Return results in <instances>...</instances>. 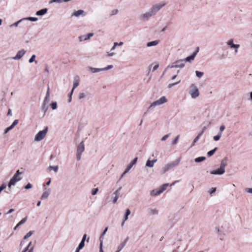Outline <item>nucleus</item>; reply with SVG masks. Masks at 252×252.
<instances>
[{"label": "nucleus", "mask_w": 252, "mask_h": 252, "mask_svg": "<svg viewBox=\"0 0 252 252\" xmlns=\"http://www.w3.org/2000/svg\"><path fill=\"white\" fill-rule=\"evenodd\" d=\"M165 5L166 3L163 1L154 4L148 11L140 15L139 19L142 21L148 20L151 17L156 15L157 13Z\"/></svg>", "instance_id": "1"}, {"label": "nucleus", "mask_w": 252, "mask_h": 252, "mask_svg": "<svg viewBox=\"0 0 252 252\" xmlns=\"http://www.w3.org/2000/svg\"><path fill=\"white\" fill-rule=\"evenodd\" d=\"M189 93L191 97L193 99L197 98L199 95V92L197 86L191 84L189 88Z\"/></svg>", "instance_id": "2"}, {"label": "nucleus", "mask_w": 252, "mask_h": 252, "mask_svg": "<svg viewBox=\"0 0 252 252\" xmlns=\"http://www.w3.org/2000/svg\"><path fill=\"white\" fill-rule=\"evenodd\" d=\"M180 161V159L179 158L175 161H171L165 165L164 166H163L162 168V173L164 174L169 170L177 166L179 164Z\"/></svg>", "instance_id": "3"}, {"label": "nucleus", "mask_w": 252, "mask_h": 252, "mask_svg": "<svg viewBox=\"0 0 252 252\" xmlns=\"http://www.w3.org/2000/svg\"><path fill=\"white\" fill-rule=\"evenodd\" d=\"M167 102V99L165 96H163L158 100L153 102L149 106V109L154 108L157 106L160 105Z\"/></svg>", "instance_id": "4"}, {"label": "nucleus", "mask_w": 252, "mask_h": 252, "mask_svg": "<svg viewBox=\"0 0 252 252\" xmlns=\"http://www.w3.org/2000/svg\"><path fill=\"white\" fill-rule=\"evenodd\" d=\"M85 145L84 141L81 142L77 146L76 152V158L78 161L80 160L81 158L82 153L84 151Z\"/></svg>", "instance_id": "5"}, {"label": "nucleus", "mask_w": 252, "mask_h": 252, "mask_svg": "<svg viewBox=\"0 0 252 252\" xmlns=\"http://www.w3.org/2000/svg\"><path fill=\"white\" fill-rule=\"evenodd\" d=\"M48 131V127L46 126L44 129L39 131L35 135L34 141H40L42 140L46 136Z\"/></svg>", "instance_id": "6"}, {"label": "nucleus", "mask_w": 252, "mask_h": 252, "mask_svg": "<svg viewBox=\"0 0 252 252\" xmlns=\"http://www.w3.org/2000/svg\"><path fill=\"white\" fill-rule=\"evenodd\" d=\"M184 60H179L174 63H173V64L171 66L168 65L166 69H167L169 67L170 68H183L185 66V64L184 63Z\"/></svg>", "instance_id": "7"}, {"label": "nucleus", "mask_w": 252, "mask_h": 252, "mask_svg": "<svg viewBox=\"0 0 252 252\" xmlns=\"http://www.w3.org/2000/svg\"><path fill=\"white\" fill-rule=\"evenodd\" d=\"M21 179L22 178L20 176L14 175L8 184V188H10L12 186L15 185L16 183L20 181Z\"/></svg>", "instance_id": "8"}, {"label": "nucleus", "mask_w": 252, "mask_h": 252, "mask_svg": "<svg viewBox=\"0 0 252 252\" xmlns=\"http://www.w3.org/2000/svg\"><path fill=\"white\" fill-rule=\"evenodd\" d=\"M138 158H134L133 160L128 165L126 168L125 170V171L123 172V173L122 174L121 178H123V176L126 174L132 167V166L136 163L137 161Z\"/></svg>", "instance_id": "9"}, {"label": "nucleus", "mask_w": 252, "mask_h": 252, "mask_svg": "<svg viewBox=\"0 0 252 252\" xmlns=\"http://www.w3.org/2000/svg\"><path fill=\"white\" fill-rule=\"evenodd\" d=\"M227 44L230 46L231 48H234V54L236 55L238 53V49L240 47V45L235 44L233 43V40L232 39H229L227 42Z\"/></svg>", "instance_id": "10"}, {"label": "nucleus", "mask_w": 252, "mask_h": 252, "mask_svg": "<svg viewBox=\"0 0 252 252\" xmlns=\"http://www.w3.org/2000/svg\"><path fill=\"white\" fill-rule=\"evenodd\" d=\"M51 191V189L49 188H48L45 187V185L43 186V192L41 195V199H45L47 198L50 195Z\"/></svg>", "instance_id": "11"}, {"label": "nucleus", "mask_w": 252, "mask_h": 252, "mask_svg": "<svg viewBox=\"0 0 252 252\" xmlns=\"http://www.w3.org/2000/svg\"><path fill=\"white\" fill-rule=\"evenodd\" d=\"M199 51V47H196L195 50L194 52L189 56L187 57L185 59H184L185 62H191L192 61H193L195 56H196L197 53Z\"/></svg>", "instance_id": "12"}, {"label": "nucleus", "mask_w": 252, "mask_h": 252, "mask_svg": "<svg viewBox=\"0 0 252 252\" xmlns=\"http://www.w3.org/2000/svg\"><path fill=\"white\" fill-rule=\"evenodd\" d=\"M26 51L24 49L19 51L15 56L12 58L13 60H17L20 59L26 53Z\"/></svg>", "instance_id": "13"}, {"label": "nucleus", "mask_w": 252, "mask_h": 252, "mask_svg": "<svg viewBox=\"0 0 252 252\" xmlns=\"http://www.w3.org/2000/svg\"><path fill=\"white\" fill-rule=\"evenodd\" d=\"M128 239V237H127L123 242L120 243V244L117 247V250L116 251V252H120L124 248Z\"/></svg>", "instance_id": "14"}, {"label": "nucleus", "mask_w": 252, "mask_h": 252, "mask_svg": "<svg viewBox=\"0 0 252 252\" xmlns=\"http://www.w3.org/2000/svg\"><path fill=\"white\" fill-rule=\"evenodd\" d=\"M225 173V169L219 167L218 169L212 170L210 172L211 174L214 175H222Z\"/></svg>", "instance_id": "15"}, {"label": "nucleus", "mask_w": 252, "mask_h": 252, "mask_svg": "<svg viewBox=\"0 0 252 252\" xmlns=\"http://www.w3.org/2000/svg\"><path fill=\"white\" fill-rule=\"evenodd\" d=\"M122 189V187H120L118 189H117L114 192V194L115 195V196L114 197L113 199V202L114 203H116V202L117 201V200L119 197V195H120V190H121Z\"/></svg>", "instance_id": "16"}, {"label": "nucleus", "mask_w": 252, "mask_h": 252, "mask_svg": "<svg viewBox=\"0 0 252 252\" xmlns=\"http://www.w3.org/2000/svg\"><path fill=\"white\" fill-rule=\"evenodd\" d=\"M86 15L85 12L83 10H78L77 11H74L71 16H74L76 17H79L80 15L85 16Z\"/></svg>", "instance_id": "17"}, {"label": "nucleus", "mask_w": 252, "mask_h": 252, "mask_svg": "<svg viewBox=\"0 0 252 252\" xmlns=\"http://www.w3.org/2000/svg\"><path fill=\"white\" fill-rule=\"evenodd\" d=\"M150 215H157L158 214V210L156 208H150L148 210Z\"/></svg>", "instance_id": "18"}, {"label": "nucleus", "mask_w": 252, "mask_h": 252, "mask_svg": "<svg viewBox=\"0 0 252 252\" xmlns=\"http://www.w3.org/2000/svg\"><path fill=\"white\" fill-rule=\"evenodd\" d=\"M157 161V159H153L152 160L149 159L147 160L146 163V166L149 167H153L154 165V163Z\"/></svg>", "instance_id": "19"}, {"label": "nucleus", "mask_w": 252, "mask_h": 252, "mask_svg": "<svg viewBox=\"0 0 252 252\" xmlns=\"http://www.w3.org/2000/svg\"><path fill=\"white\" fill-rule=\"evenodd\" d=\"M47 11H48V9L46 8H43V9H40V10L37 11L36 12L35 14L37 16H42V15H44V14H45L47 12Z\"/></svg>", "instance_id": "20"}, {"label": "nucleus", "mask_w": 252, "mask_h": 252, "mask_svg": "<svg viewBox=\"0 0 252 252\" xmlns=\"http://www.w3.org/2000/svg\"><path fill=\"white\" fill-rule=\"evenodd\" d=\"M227 158L226 157L224 158L221 161L220 164V168L225 169V167L227 166Z\"/></svg>", "instance_id": "21"}, {"label": "nucleus", "mask_w": 252, "mask_h": 252, "mask_svg": "<svg viewBox=\"0 0 252 252\" xmlns=\"http://www.w3.org/2000/svg\"><path fill=\"white\" fill-rule=\"evenodd\" d=\"M161 193V191H160L159 189H153L150 192L151 195L153 196L158 195Z\"/></svg>", "instance_id": "22"}, {"label": "nucleus", "mask_w": 252, "mask_h": 252, "mask_svg": "<svg viewBox=\"0 0 252 252\" xmlns=\"http://www.w3.org/2000/svg\"><path fill=\"white\" fill-rule=\"evenodd\" d=\"M159 42V40H156L152 41H150L147 43V46L148 47L154 46L157 45Z\"/></svg>", "instance_id": "23"}, {"label": "nucleus", "mask_w": 252, "mask_h": 252, "mask_svg": "<svg viewBox=\"0 0 252 252\" xmlns=\"http://www.w3.org/2000/svg\"><path fill=\"white\" fill-rule=\"evenodd\" d=\"M89 71L92 73H97L102 71V68H94L93 67H90L89 68Z\"/></svg>", "instance_id": "24"}, {"label": "nucleus", "mask_w": 252, "mask_h": 252, "mask_svg": "<svg viewBox=\"0 0 252 252\" xmlns=\"http://www.w3.org/2000/svg\"><path fill=\"white\" fill-rule=\"evenodd\" d=\"M130 210L129 209H126L123 221L122 223V226L124 225L125 221H126L128 219V216L130 215Z\"/></svg>", "instance_id": "25"}, {"label": "nucleus", "mask_w": 252, "mask_h": 252, "mask_svg": "<svg viewBox=\"0 0 252 252\" xmlns=\"http://www.w3.org/2000/svg\"><path fill=\"white\" fill-rule=\"evenodd\" d=\"M49 97H50V89H49V87H48L47 91V93L46 94V96L44 98L43 102L48 103L49 102Z\"/></svg>", "instance_id": "26"}, {"label": "nucleus", "mask_w": 252, "mask_h": 252, "mask_svg": "<svg viewBox=\"0 0 252 252\" xmlns=\"http://www.w3.org/2000/svg\"><path fill=\"white\" fill-rule=\"evenodd\" d=\"M23 19L24 21H26L28 20H29L31 21H36L38 19L37 18H36V17H32L24 18Z\"/></svg>", "instance_id": "27"}, {"label": "nucleus", "mask_w": 252, "mask_h": 252, "mask_svg": "<svg viewBox=\"0 0 252 252\" xmlns=\"http://www.w3.org/2000/svg\"><path fill=\"white\" fill-rule=\"evenodd\" d=\"M169 184L168 183H166V184H164L162 185L160 187V188L159 189L161 193L162 192H163L166 189L167 187L169 186Z\"/></svg>", "instance_id": "28"}, {"label": "nucleus", "mask_w": 252, "mask_h": 252, "mask_svg": "<svg viewBox=\"0 0 252 252\" xmlns=\"http://www.w3.org/2000/svg\"><path fill=\"white\" fill-rule=\"evenodd\" d=\"M79 85V83H78V80H74V82H73V88L70 92V94H72V93H73V90L75 88H76Z\"/></svg>", "instance_id": "29"}, {"label": "nucleus", "mask_w": 252, "mask_h": 252, "mask_svg": "<svg viewBox=\"0 0 252 252\" xmlns=\"http://www.w3.org/2000/svg\"><path fill=\"white\" fill-rule=\"evenodd\" d=\"M201 137V134H198L197 136L194 138L193 141H192L190 147H192L194 146L195 143L199 140V139Z\"/></svg>", "instance_id": "30"}, {"label": "nucleus", "mask_w": 252, "mask_h": 252, "mask_svg": "<svg viewBox=\"0 0 252 252\" xmlns=\"http://www.w3.org/2000/svg\"><path fill=\"white\" fill-rule=\"evenodd\" d=\"M217 148L216 147L214 149L208 152L207 156L209 157L212 156L214 154L215 152L217 151Z\"/></svg>", "instance_id": "31"}, {"label": "nucleus", "mask_w": 252, "mask_h": 252, "mask_svg": "<svg viewBox=\"0 0 252 252\" xmlns=\"http://www.w3.org/2000/svg\"><path fill=\"white\" fill-rule=\"evenodd\" d=\"M205 159H206V158L205 157H198V158H196L194 159V161L196 162H200L203 161Z\"/></svg>", "instance_id": "32"}, {"label": "nucleus", "mask_w": 252, "mask_h": 252, "mask_svg": "<svg viewBox=\"0 0 252 252\" xmlns=\"http://www.w3.org/2000/svg\"><path fill=\"white\" fill-rule=\"evenodd\" d=\"M28 217L26 216L20 220L17 224V227H19L20 225L24 224L27 220Z\"/></svg>", "instance_id": "33"}, {"label": "nucleus", "mask_w": 252, "mask_h": 252, "mask_svg": "<svg viewBox=\"0 0 252 252\" xmlns=\"http://www.w3.org/2000/svg\"><path fill=\"white\" fill-rule=\"evenodd\" d=\"M86 96V94L84 92H80L78 94V99H82L84 98Z\"/></svg>", "instance_id": "34"}, {"label": "nucleus", "mask_w": 252, "mask_h": 252, "mask_svg": "<svg viewBox=\"0 0 252 252\" xmlns=\"http://www.w3.org/2000/svg\"><path fill=\"white\" fill-rule=\"evenodd\" d=\"M33 233V231L31 230L28 233L26 234V235L24 237V239L26 240L31 237Z\"/></svg>", "instance_id": "35"}, {"label": "nucleus", "mask_w": 252, "mask_h": 252, "mask_svg": "<svg viewBox=\"0 0 252 252\" xmlns=\"http://www.w3.org/2000/svg\"><path fill=\"white\" fill-rule=\"evenodd\" d=\"M58 166H49V167H48V169L50 171H51L52 170H53L55 172H57L58 170Z\"/></svg>", "instance_id": "36"}, {"label": "nucleus", "mask_w": 252, "mask_h": 252, "mask_svg": "<svg viewBox=\"0 0 252 252\" xmlns=\"http://www.w3.org/2000/svg\"><path fill=\"white\" fill-rule=\"evenodd\" d=\"M36 56L35 55H33L32 56L31 58L30 59V60H29V62L30 63H32V62H33L34 61L35 62V63L36 64L37 63V61H35L34 59L35 58Z\"/></svg>", "instance_id": "37"}, {"label": "nucleus", "mask_w": 252, "mask_h": 252, "mask_svg": "<svg viewBox=\"0 0 252 252\" xmlns=\"http://www.w3.org/2000/svg\"><path fill=\"white\" fill-rule=\"evenodd\" d=\"M23 22H24L23 19H20V20H19L17 22L14 23V24L10 25V27H13V26L17 27V26H18L19 24H20V23Z\"/></svg>", "instance_id": "38"}, {"label": "nucleus", "mask_w": 252, "mask_h": 252, "mask_svg": "<svg viewBox=\"0 0 252 252\" xmlns=\"http://www.w3.org/2000/svg\"><path fill=\"white\" fill-rule=\"evenodd\" d=\"M195 74L197 77H198V78H201L203 76L204 73L203 72L196 71Z\"/></svg>", "instance_id": "39"}, {"label": "nucleus", "mask_w": 252, "mask_h": 252, "mask_svg": "<svg viewBox=\"0 0 252 252\" xmlns=\"http://www.w3.org/2000/svg\"><path fill=\"white\" fill-rule=\"evenodd\" d=\"M221 136V134L219 133L217 135L214 136L213 139L215 141H217L220 140Z\"/></svg>", "instance_id": "40"}, {"label": "nucleus", "mask_w": 252, "mask_h": 252, "mask_svg": "<svg viewBox=\"0 0 252 252\" xmlns=\"http://www.w3.org/2000/svg\"><path fill=\"white\" fill-rule=\"evenodd\" d=\"M51 107H52V109L53 110H55L57 109V103L56 102H53L51 104Z\"/></svg>", "instance_id": "41"}, {"label": "nucleus", "mask_w": 252, "mask_h": 252, "mask_svg": "<svg viewBox=\"0 0 252 252\" xmlns=\"http://www.w3.org/2000/svg\"><path fill=\"white\" fill-rule=\"evenodd\" d=\"M85 35V40L90 39L91 37L94 35L93 32H90L89 34Z\"/></svg>", "instance_id": "42"}, {"label": "nucleus", "mask_w": 252, "mask_h": 252, "mask_svg": "<svg viewBox=\"0 0 252 252\" xmlns=\"http://www.w3.org/2000/svg\"><path fill=\"white\" fill-rule=\"evenodd\" d=\"M6 186L7 185L5 183L1 184V185L0 186V193L4 189L6 188Z\"/></svg>", "instance_id": "43"}, {"label": "nucleus", "mask_w": 252, "mask_h": 252, "mask_svg": "<svg viewBox=\"0 0 252 252\" xmlns=\"http://www.w3.org/2000/svg\"><path fill=\"white\" fill-rule=\"evenodd\" d=\"M180 81H181V80H179L178 81H177L176 82H175L174 83L169 84L168 86V88H172L173 86H175V85H177L178 84H179L180 82Z\"/></svg>", "instance_id": "44"}, {"label": "nucleus", "mask_w": 252, "mask_h": 252, "mask_svg": "<svg viewBox=\"0 0 252 252\" xmlns=\"http://www.w3.org/2000/svg\"><path fill=\"white\" fill-rule=\"evenodd\" d=\"M113 67V66L112 65H108L106 67L102 68V71H106L109 69H112Z\"/></svg>", "instance_id": "45"}, {"label": "nucleus", "mask_w": 252, "mask_h": 252, "mask_svg": "<svg viewBox=\"0 0 252 252\" xmlns=\"http://www.w3.org/2000/svg\"><path fill=\"white\" fill-rule=\"evenodd\" d=\"M85 246V242L84 241H81V242L80 243L78 248L79 249H82Z\"/></svg>", "instance_id": "46"}, {"label": "nucleus", "mask_w": 252, "mask_h": 252, "mask_svg": "<svg viewBox=\"0 0 252 252\" xmlns=\"http://www.w3.org/2000/svg\"><path fill=\"white\" fill-rule=\"evenodd\" d=\"M115 55V53L113 52V51H111V50L109 52H108L107 53V55L109 57H113Z\"/></svg>", "instance_id": "47"}, {"label": "nucleus", "mask_w": 252, "mask_h": 252, "mask_svg": "<svg viewBox=\"0 0 252 252\" xmlns=\"http://www.w3.org/2000/svg\"><path fill=\"white\" fill-rule=\"evenodd\" d=\"M13 128V127L11 125L5 129L4 133L5 134V133H7L9 130H11Z\"/></svg>", "instance_id": "48"}, {"label": "nucleus", "mask_w": 252, "mask_h": 252, "mask_svg": "<svg viewBox=\"0 0 252 252\" xmlns=\"http://www.w3.org/2000/svg\"><path fill=\"white\" fill-rule=\"evenodd\" d=\"M170 136V134H166L164 136H163L161 139V140L162 141H165Z\"/></svg>", "instance_id": "49"}, {"label": "nucleus", "mask_w": 252, "mask_h": 252, "mask_svg": "<svg viewBox=\"0 0 252 252\" xmlns=\"http://www.w3.org/2000/svg\"><path fill=\"white\" fill-rule=\"evenodd\" d=\"M225 126L223 125H222L220 126V131L219 133H220V134H222V131L224 130L225 129Z\"/></svg>", "instance_id": "50"}, {"label": "nucleus", "mask_w": 252, "mask_h": 252, "mask_svg": "<svg viewBox=\"0 0 252 252\" xmlns=\"http://www.w3.org/2000/svg\"><path fill=\"white\" fill-rule=\"evenodd\" d=\"M216 191V188H212L211 189H210L209 191H208V192L212 194V193H214L215 191Z\"/></svg>", "instance_id": "51"}, {"label": "nucleus", "mask_w": 252, "mask_h": 252, "mask_svg": "<svg viewBox=\"0 0 252 252\" xmlns=\"http://www.w3.org/2000/svg\"><path fill=\"white\" fill-rule=\"evenodd\" d=\"M46 103L45 102H43L42 104V109L44 110V112L45 113L47 110H48V107L46 106Z\"/></svg>", "instance_id": "52"}, {"label": "nucleus", "mask_w": 252, "mask_h": 252, "mask_svg": "<svg viewBox=\"0 0 252 252\" xmlns=\"http://www.w3.org/2000/svg\"><path fill=\"white\" fill-rule=\"evenodd\" d=\"M98 189L97 188L93 189L92 190V194L94 195L96 194L98 191Z\"/></svg>", "instance_id": "53"}, {"label": "nucleus", "mask_w": 252, "mask_h": 252, "mask_svg": "<svg viewBox=\"0 0 252 252\" xmlns=\"http://www.w3.org/2000/svg\"><path fill=\"white\" fill-rule=\"evenodd\" d=\"M166 30H171V29L169 27V25H166V26L163 28V29L161 30V32H164Z\"/></svg>", "instance_id": "54"}, {"label": "nucleus", "mask_w": 252, "mask_h": 252, "mask_svg": "<svg viewBox=\"0 0 252 252\" xmlns=\"http://www.w3.org/2000/svg\"><path fill=\"white\" fill-rule=\"evenodd\" d=\"M179 137V135H178L177 137H175V138L172 141V144L175 145L177 143Z\"/></svg>", "instance_id": "55"}, {"label": "nucleus", "mask_w": 252, "mask_h": 252, "mask_svg": "<svg viewBox=\"0 0 252 252\" xmlns=\"http://www.w3.org/2000/svg\"><path fill=\"white\" fill-rule=\"evenodd\" d=\"M118 13V9H114L111 12V15H114L117 14Z\"/></svg>", "instance_id": "56"}, {"label": "nucleus", "mask_w": 252, "mask_h": 252, "mask_svg": "<svg viewBox=\"0 0 252 252\" xmlns=\"http://www.w3.org/2000/svg\"><path fill=\"white\" fill-rule=\"evenodd\" d=\"M32 188V185L31 183H28L25 187V189H28Z\"/></svg>", "instance_id": "57"}, {"label": "nucleus", "mask_w": 252, "mask_h": 252, "mask_svg": "<svg viewBox=\"0 0 252 252\" xmlns=\"http://www.w3.org/2000/svg\"><path fill=\"white\" fill-rule=\"evenodd\" d=\"M79 40L80 41H83L85 40V35H82L79 37Z\"/></svg>", "instance_id": "58"}, {"label": "nucleus", "mask_w": 252, "mask_h": 252, "mask_svg": "<svg viewBox=\"0 0 252 252\" xmlns=\"http://www.w3.org/2000/svg\"><path fill=\"white\" fill-rule=\"evenodd\" d=\"M18 120H15L14 121V122H13V123L11 125V126H13V127L16 125L18 124Z\"/></svg>", "instance_id": "59"}, {"label": "nucleus", "mask_w": 252, "mask_h": 252, "mask_svg": "<svg viewBox=\"0 0 252 252\" xmlns=\"http://www.w3.org/2000/svg\"><path fill=\"white\" fill-rule=\"evenodd\" d=\"M103 239H104V236H102V235H101L99 237L100 245H103Z\"/></svg>", "instance_id": "60"}, {"label": "nucleus", "mask_w": 252, "mask_h": 252, "mask_svg": "<svg viewBox=\"0 0 252 252\" xmlns=\"http://www.w3.org/2000/svg\"><path fill=\"white\" fill-rule=\"evenodd\" d=\"M245 190L248 193H252V188H246Z\"/></svg>", "instance_id": "61"}, {"label": "nucleus", "mask_w": 252, "mask_h": 252, "mask_svg": "<svg viewBox=\"0 0 252 252\" xmlns=\"http://www.w3.org/2000/svg\"><path fill=\"white\" fill-rule=\"evenodd\" d=\"M22 173V172H20L19 170H18L14 175H17V176H19V175H21Z\"/></svg>", "instance_id": "62"}, {"label": "nucleus", "mask_w": 252, "mask_h": 252, "mask_svg": "<svg viewBox=\"0 0 252 252\" xmlns=\"http://www.w3.org/2000/svg\"><path fill=\"white\" fill-rule=\"evenodd\" d=\"M108 230V227H106L105 228V229L103 230V232L102 233V234L101 235H102V236H104L105 233H106L107 231Z\"/></svg>", "instance_id": "63"}, {"label": "nucleus", "mask_w": 252, "mask_h": 252, "mask_svg": "<svg viewBox=\"0 0 252 252\" xmlns=\"http://www.w3.org/2000/svg\"><path fill=\"white\" fill-rule=\"evenodd\" d=\"M206 127L204 126L203 127V128H202L201 131L198 134H201V136H202V135L203 134V133H204L205 130L206 129Z\"/></svg>", "instance_id": "64"}]
</instances>
